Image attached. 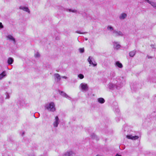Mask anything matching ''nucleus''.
Segmentation results:
<instances>
[{"label":"nucleus","instance_id":"nucleus-1","mask_svg":"<svg viewBox=\"0 0 156 156\" xmlns=\"http://www.w3.org/2000/svg\"><path fill=\"white\" fill-rule=\"evenodd\" d=\"M45 109L48 112H54L56 110L55 105L54 102H48L44 105Z\"/></svg>","mask_w":156,"mask_h":156},{"label":"nucleus","instance_id":"nucleus-2","mask_svg":"<svg viewBox=\"0 0 156 156\" xmlns=\"http://www.w3.org/2000/svg\"><path fill=\"white\" fill-rule=\"evenodd\" d=\"M79 88L82 91H86L88 90L89 87L87 84L83 83L80 84Z\"/></svg>","mask_w":156,"mask_h":156},{"label":"nucleus","instance_id":"nucleus-3","mask_svg":"<svg viewBox=\"0 0 156 156\" xmlns=\"http://www.w3.org/2000/svg\"><path fill=\"white\" fill-rule=\"evenodd\" d=\"M75 153L72 150H68L64 152L62 154V156H74Z\"/></svg>","mask_w":156,"mask_h":156},{"label":"nucleus","instance_id":"nucleus-4","mask_svg":"<svg viewBox=\"0 0 156 156\" xmlns=\"http://www.w3.org/2000/svg\"><path fill=\"white\" fill-rule=\"evenodd\" d=\"M60 122V121L58 117V116H56L53 123V125L54 127L55 128L57 127Z\"/></svg>","mask_w":156,"mask_h":156},{"label":"nucleus","instance_id":"nucleus-5","mask_svg":"<svg viewBox=\"0 0 156 156\" xmlns=\"http://www.w3.org/2000/svg\"><path fill=\"white\" fill-rule=\"evenodd\" d=\"M112 34L115 37L122 36L123 35V34L120 31H118L115 30L112 32Z\"/></svg>","mask_w":156,"mask_h":156},{"label":"nucleus","instance_id":"nucleus-6","mask_svg":"<svg viewBox=\"0 0 156 156\" xmlns=\"http://www.w3.org/2000/svg\"><path fill=\"white\" fill-rule=\"evenodd\" d=\"M87 61L90 64L93 65L94 66H96L97 65L96 62L94 61V58L91 56L89 57Z\"/></svg>","mask_w":156,"mask_h":156},{"label":"nucleus","instance_id":"nucleus-7","mask_svg":"<svg viewBox=\"0 0 156 156\" xmlns=\"http://www.w3.org/2000/svg\"><path fill=\"white\" fill-rule=\"evenodd\" d=\"M126 138L129 139L135 140L138 139L139 138V136H133L132 135H127Z\"/></svg>","mask_w":156,"mask_h":156},{"label":"nucleus","instance_id":"nucleus-8","mask_svg":"<svg viewBox=\"0 0 156 156\" xmlns=\"http://www.w3.org/2000/svg\"><path fill=\"white\" fill-rule=\"evenodd\" d=\"M113 47L114 48L118 50L121 47L119 42L116 41H114L113 42Z\"/></svg>","mask_w":156,"mask_h":156},{"label":"nucleus","instance_id":"nucleus-9","mask_svg":"<svg viewBox=\"0 0 156 156\" xmlns=\"http://www.w3.org/2000/svg\"><path fill=\"white\" fill-rule=\"evenodd\" d=\"M7 76L6 72L5 71H3L0 74V80L5 78Z\"/></svg>","mask_w":156,"mask_h":156},{"label":"nucleus","instance_id":"nucleus-10","mask_svg":"<svg viewBox=\"0 0 156 156\" xmlns=\"http://www.w3.org/2000/svg\"><path fill=\"white\" fill-rule=\"evenodd\" d=\"M127 16V15L126 13H122L119 15V18L120 20H122L125 19L126 18Z\"/></svg>","mask_w":156,"mask_h":156},{"label":"nucleus","instance_id":"nucleus-11","mask_svg":"<svg viewBox=\"0 0 156 156\" xmlns=\"http://www.w3.org/2000/svg\"><path fill=\"white\" fill-rule=\"evenodd\" d=\"M19 9L26 12H27L29 13H30V12L29 9L28 7H27L21 6L19 7Z\"/></svg>","mask_w":156,"mask_h":156},{"label":"nucleus","instance_id":"nucleus-12","mask_svg":"<svg viewBox=\"0 0 156 156\" xmlns=\"http://www.w3.org/2000/svg\"><path fill=\"white\" fill-rule=\"evenodd\" d=\"M118 82L121 84H123L125 82V80L123 77H120L117 79Z\"/></svg>","mask_w":156,"mask_h":156},{"label":"nucleus","instance_id":"nucleus-13","mask_svg":"<svg viewBox=\"0 0 156 156\" xmlns=\"http://www.w3.org/2000/svg\"><path fill=\"white\" fill-rule=\"evenodd\" d=\"M59 93L63 97L70 99L71 98L69 96L65 93L62 91H59Z\"/></svg>","mask_w":156,"mask_h":156},{"label":"nucleus","instance_id":"nucleus-14","mask_svg":"<svg viewBox=\"0 0 156 156\" xmlns=\"http://www.w3.org/2000/svg\"><path fill=\"white\" fill-rule=\"evenodd\" d=\"M54 76L55 80L57 82H58L60 80L61 77L58 74L55 73L54 74Z\"/></svg>","mask_w":156,"mask_h":156},{"label":"nucleus","instance_id":"nucleus-15","mask_svg":"<svg viewBox=\"0 0 156 156\" xmlns=\"http://www.w3.org/2000/svg\"><path fill=\"white\" fill-rule=\"evenodd\" d=\"M107 29L108 31H109L110 32H112H112H113V31L115 30H114L113 27L112 26L110 25H108L107 27Z\"/></svg>","mask_w":156,"mask_h":156},{"label":"nucleus","instance_id":"nucleus-16","mask_svg":"<svg viewBox=\"0 0 156 156\" xmlns=\"http://www.w3.org/2000/svg\"><path fill=\"white\" fill-rule=\"evenodd\" d=\"M6 37L7 38V39L13 41L14 43H15V38L11 35H9L7 36Z\"/></svg>","mask_w":156,"mask_h":156},{"label":"nucleus","instance_id":"nucleus-17","mask_svg":"<svg viewBox=\"0 0 156 156\" xmlns=\"http://www.w3.org/2000/svg\"><path fill=\"white\" fill-rule=\"evenodd\" d=\"M108 87L110 90H113L115 89V85L112 83H109L108 84Z\"/></svg>","mask_w":156,"mask_h":156},{"label":"nucleus","instance_id":"nucleus-18","mask_svg":"<svg viewBox=\"0 0 156 156\" xmlns=\"http://www.w3.org/2000/svg\"><path fill=\"white\" fill-rule=\"evenodd\" d=\"M13 59L11 57H9L8 58L7 60V63L9 65H11L13 62Z\"/></svg>","mask_w":156,"mask_h":156},{"label":"nucleus","instance_id":"nucleus-19","mask_svg":"<svg viewBox=\"0 0 156 156\" xmlns=\"http://www.w3.org/2000/svg\"><path fill=\"white\" fill-rule=\"evenodd\" d=\"M115 66L119 68H122L123 67L122 65L119 61H117L115 64Z\"/></svg>","mask_w":156,"mask_h":156},{"label":"nucleus","instance_id":"nucleus-20","mask_svg":"<svg viewBox=\"0 0 156 156\" xmlns=\"http://www.w3.org/2000/svg\"><path fill=\"white\" fill-rule=\"evenodd\" d=\"M97 100L98 102L101 104H103L105 101L104 99L103 98H98Z\"/></svg>","mask_w":156,"mask_h":156},{"label":"nucleus","instance_id":"nucleus-21","mask_svg":"<svg viewBox=\"0 0 156 156\" xmlns=\"http://www.w3.org/2000/svg\"><path fill=\"white\" fill-rule=\"evenodd\" d=\"M136 52V51L134 50L130 51L129 53V55L131 57H133L135 55Z\"/></svg>","mask_w":156,"mask_h":156},{"label":"nucleus","instance_id":"nucleus-22","mask_svg":"<svg viewBox=\"0 0 156 156\" xmlns=\"http://www.w3.org/2000/svg\"><path fill=\"white\" fill-rule=\"evenodd\" d=\"M91 137L92 138L95 139L97 140H99V138L94 133H92L91 134Z\"/></svg>","mask_w":156,"mask_h":156},{"label":"nucleus","instance_id":"nucleus-23","mask_svg":"<svg viewBox=\"0 0 156 156\" xmlns=\"http://www.w3.org/2000/svg\"><path fill=\"white\" fill-rule=\"evenodd\" d=\"M150 4L154 9H156V2H151Z\"/></svg>","mask_w":156,"mask_h":156},{"label":"nucleus","instance_id":"nucleus-24","mask_svg":"<svg viewBox=\"0 0 156 156\" xmlns=\"http://www.w3.org/2000/svg\"><path fill=\"white\" fill-rule=\"evenodd\" d=\"M66 11H68L69 12H71L73 13H76L77 12V10H76L71 9H67L66 10Z\"/></svg>","mask_w":156,"mask_h":156},{"label":"nucleus","instance_id":"nucleus-25","mask_svg":"<svg viewBox=\"0 0 156 156\" xmlns=\"http://www.w3.org/2000/svg\"><path fill=\"white\" fill-rule=\"evenodd\" d=\"M78 77L80 79H82L84 78V76L82 74H80L78 75Z\"/></svg>","mask_w":156,"mask_h":156},{"label":"nucleus","instance_id":"nucleus-26","mask_svg":"<svg viewBox=\"0 0 156 156\" xmlns=\"http://www.w3.org/2000/svg\"><path fill=\"white\" fill-rule=\"evenodd\" d=\"M40 55L39 53L37 52L34 54V56L36 58H38L40 57Z\"/></svg>","mask_w":156,"mask_h":156},{"label":"nucleus","instance_id":"nucleus-27","mask_svg":"<svg viewBox=\"0 0 156 156\" xmlns=\"http://www.w3.org/2000/svg\"><path fill=\"white\" fill-rule=\"evenodd\" d=\"M5 95H6V98H5V99H8L9 98V97H10V96H9V94L8 93H5Z\"/></svg>","mask_w":156,"mask_h":156},{"label":"nucleus","instance_id":"nucleus-28","mask_svg":"<svg viewBox=\"0 0 156 156\" xmlns=\"http://www.w3.org/2000/svg\"><path fill=\"white\" fill-rule=\"evenodd\" d=\"M79 51L80 53H83L84 52V49L83 48H80L79 49Z\"/></svg>","mask_w":156,"mask_h":156},{"label":"nucleus","instance_id":"nucleus-29","mask_svg":"<svg viewBox=\"0 0 156 156\" xmlns=\"http://www.w3.org/2000/svg\"><path fill=\"white\" fill-rule=\"evenodd\" d=\"M3 101V98L2 96H0V102L2 103Z\"/></svg>","mask_w":156,"mask_h":156},{"label":"nucleus","instance_id":"nucleus-30","mask_svg":"<svg viewBox=\"0 0 156 156\" xmlns=\"http://www.w3.org/2000/svg\"><path fill=\"white\" fill-rule=\"evenodd\" d=\"M151 47L152 48L155 49L156 48V45L154 44H152L151 45Z\"/></svg>","mask_w":156,"mask_h":156},{"label":"nucleus","instance_id":"nucleus-31","mask_svg":"<svg viewBox=\"0 0 156 156\" xmlns=\"http://www.w3.org/2000/svg\"><path fill=\"white\" fill-rule=\"evenodd\" d=\"M76 33L79 34H85L87 33V32H84V33H82L81 32L79 31H77L76 32Z\"/></svg>","mask_w":156,"mask_h":156},{"label":"nucleus","instance_id":"nucleus-32","mask_svg":"<svg viewBox=\"0 0 156 156\" xmlns=\"http://www.w3.org/2000/svg\"><path fill=\"white\" fill-rule=\"evenodd\" d=\"M3 27V26L2 25V23H1L0 22V29L1 28H2Z\"/></svg>","mask_w":156,"mask_h":156},{"label":"nucleus","instance_id":"nucleus-33","mask_svg":"<svg viewBox=\"0 0 156 156\" xmlns=\"http://www.w3.org/2000/svg\"><path fill=\"white\" fill-rule=\"evenodd\" d=\"M62 78L65 79H66L68 78L66 76H62Z\"/></svg>","mask_w":156,"mask_h":156},{"label":"nucleus","instance_id":"nucleus-34","mask_svg":"<svg viewBox=\"0 0 156 156\" xmlns=\"http://www.w3.org/2000/svg\"><path fill=\"white\" fill-rule=\"evenodd\" d=\"M115 156H121V155H119V154H117Z\"/></svg>","mask_w":156,"mask_h":156},{"label":"nucleus","instance_id":"nucleus-35","mask_svg":"<svg viewBox=\"0 0 156 156\" xmlns=\"http://www.w3.org/2000/svg\"><path fill=\"white\" fill-rule=\"evenodd\" d=\"M85 40L87 41V38H85Z\"/></svg>","mask_w":156,"mask_h":156},{"label":"nucleus","instance_id":"nucleus-36","mask_svg":"<svg viewBox=\"0 0 156 156\" xmlns=\"http://www.w3.org/2000/svg\"><path fill=\"white\" fill-rule=\"evenodd\" d=\"M24 134V132H23V135Z\"/></svg>","mask_w":156,"mask_h":156},{"label":"nucleus","instance_id":"nucleus-37","mask_svg":"<svg viewBox=\"0 0 156 156\" xmlns=\"http://www.w3.org/2000/svg\"><path fill=\"white\" fill-rule=\"evenodd\" d=\"M1 68V66H0V68Z\"/></svg>","mask_w":156,"mask_h":156}]
</instances>
